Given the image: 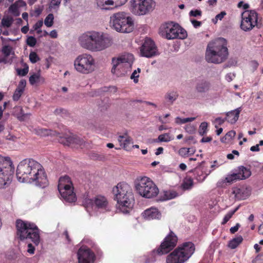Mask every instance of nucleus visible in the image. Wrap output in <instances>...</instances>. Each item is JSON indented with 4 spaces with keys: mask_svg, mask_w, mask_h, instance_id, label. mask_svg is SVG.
Returning a JSON list of instances; mask_svg holds the SVG:
<instances>
[{
    "mask_svg": "<svg viewBox=\"0 0 263 263\" xmlns=\"http://www.w3.org/2000/svg\"><path fill=\"white\" fill-rule=\"evenodd\" d=\"M16 177L20 182H34L43 187L48 182L43 166L32 159H25L20 162L17 167Z\"/></svg>",
    "mask_w": 263,
    "mask_h": 263,
    "instance_id": "obj_1",
    "label": "nucleus"
},
{
    "mask_svg": "<svg viewBox=\"0 0 263 263\" xmlns=\"http://www.w3.org/2000/svg\"><path fill=\"white\" fill-rule=\"evenodd\" d=\"M79 45L91 52H100L109 48L113 44L112 37L102 31L89 30L81 34L78 39Z\"/></svg>",
    "mask_w": 263,
    "mask_h": 263,
    "instance_id": "obj_2",
    "label": "nucleus"
},
{
    "mask_svg": "<svg viewBox=\"0 0 263 263\" xmlns=\"http://www.w3.org/2000/svg\"><path fill=\"white\" fill-rule=\"evenodd\" d=\"M227 41L222 37L209 42L207 45L205 58L208 63L220 64L228 58Z\"/></svg>",
    "mask_w": 263,
    "mask_h": 263,
    "instance_id": "obj_3",
    "label": "nucleus"
},
{
    "mask_svg": "<svg viewBox=\"0 0 263 263\" xmlns=\"http://www.w3.org/2000/svg\"><path fill=\"white\" fill-rule=\"evenodd\" d=\"M114 199L123 213H128L134 204V197L130 186L125 182L119 183L112 189Z\"/></svg>",
    "mask_w": 263,
    "mask_h": 263,
    "instance_id": "obj_4",
    "label": "nucleus"
},
{
    "mask_svg": "<svg viewBox=\"0 0 263 263\" xmlns=\"http://www.w3.org/2000/svg\"><path fill=\"white\" fill-rule=\"evenodd\" d=\"M16 227L17 235L21 240L30 239L36 246L39 244V230L34 223L18 219Z\"/></svg>",
    "mask_w": 263,
    "mask_h": 263,
    "instance_id": "obj_5",
    "label": "nucleus"
},
{
    "mask_svg": "<svg viewBox=\"0 0 263 263\" xmlns=\"http://www.w3.org/2000/svg\"><path fill=\"white\" fill-rule=\"evenodd\" d=\"M110 26L116 31L121 33H129L133 30L134 22L124 12H119L110 17Z\"/></svg>",
    "mask_w": 263,
    "mask_h": 263,
    "instance_id": "obj_6",
    "label": "nucleus"
},
{
    "mask_svg": "<svg viewBox=\"0 0 263 263\" xmlns=\"http://www.w3.org/2000/svg\"><path fill=\"white\" fill-rule=\"evenodd\" d=\"M195 250L192 242H184L167 255L166 263H184L191 257Z\"/></svg>",
    "mask_w": 263,
    "mask_h": 263,
    "instance_id": "obj_7",
    "label": "nucleus"
},
{
    "mask_svg": "<svg viewBox=\"0 0 263 263\" xmlns=\"http://www.w3.org/2000/svg\"><path fill=\"white\" fill-rule=\"evenodd\" d=\"M135 187L139 195L146 198L156 197L159 193L156 185L150 178L145 176L137 177L135 181Z\"/></svg>",
    "mask_w": 263,
    "mask_h": 263,
    "instance_id": "obj_8",
    "label": "nucleus"
},
{
    "mask_svg": "<svg viewBox=\"0 0 263 263\" xmlns=\"http://www.w3.org/2000/svg\"><path fill=\"white\" fill-rule=\"evenodd\" d=\"M159 34L167 40L184 39L187 36L185 29L173 22L162 24L159 28Z\"/></svg>",
    "mask_w": 263,
    "mask_h": 263,
    "instance_id": "obj_9",
    "label": "nucleus"
},
{
    "mask_svg": "<svg viewBox=\"0 0 263 263\" xmlns=\"http://www.w3.org/2000/svg\"><path fill=\"white\" fill-rule=\"evenodd\" d=\"M13 170L10 158L0 156V188L5 187L10 183Z\"/></svg>",
    "mask_w": 263,
    "mask_h": 263,
    "instance_id": "obj_10",
    "label": "nucleus"
},
{
    "mask_svg": "<svg viewBox=\"0 0 263 263\" xmlns=\"http://www.w3.org/2000/svg\"><path fill=\"white\" fill-rule=\"evenodd\" d=\"M58 190L65 201L71 203L76 201V196L73 193V187L69 177L65 176L59 179Z\"/></svg>",
    "mask_w": 263,
    "mask_h": 263,
    "instance_id": "obj_11",
    "label": "nucleus"
},
{
    "mask_svg": "<svg viewBox=\"0 0 263 263\" xmlns=\"http://www.w3.org/2000/svg\"><path fill=\"white\" fill-rule=\"evenodd\" d=\"M95 60L90 54L83 53L79 55L74 60L76 69L82 73L87 74L93 70Z\"/></svg>",
    "mask_w": 263,
    "mask_h": 263,
    "instance_id": "obj_12",
    "label": "nucleus"
},
{
    "mask_svg": "<svg viewBox=\"0 0 263 263\" xmlns=\"http://www.w3.org/2000/svg\"><path fill=\"white\" fill-rule=\"evenodd\" d=\"M132 12L138 15H145L152 11L155 7L154 0H131Z\"/></svg>",
    "mask_w": 263,
    "mask_h": 263,
    "instance_id": "obj_13",
    "label": "nucleus"
},
{
    "mask_svg": "<svg viewBox=\"0 0 263 263\" xmlns=\"http://www.w3.org/2000/svg\"><path fill=\"white\" fill-rule=\"evenodd\" d=\"M257 14L255 11H246L242 13L241 28L245 31L252 29L257 25Z\"/></svg>",
    "mask_w": 263,
    "mask_h": 263,
    "instance_id": "obj_14",
    "label": "nucleus"
},
{
    "mask_svg": "<svg viewBox=\"0 0 263 263\" xmlns=\"http://www.w3.org/2000/svg\"><path fill=\"white\" fill-rule=\"evenodd\" d=\"M140 54L148 58L159 54L158 49L154 41L149 38H146L140 47Z\"/></svg>",
    "mask_w": 263,
    "mask_h": 263,
    "instance_id": "obj_15",
    "label": "nucleus"
},
{
    "mask_svg": "<svg viewBox=\"0 0 263 263\" xmlns=\"http://www.w3.org/2000/svg\"><path fill=\"white\" fill-rule=\"evenodd\" d=\"M177 242V237L174 233H170L165 238L157 252L159 255L166 254L176 246Z\"/></svg>",
    "mask_w": 263,
    "mask_h": 263,
    "instance_id": "obj_16",
    "label": "nucleus"
},
{
    "mask_svg": "<svg viewBox=\"0 0 263 263\" xmlns=\"http://www.w3.org/2000/svg\"><path fill=\"white\" fill-rule=\"evenodd\" d=\"M78 263H92L95 259V254L88 247L83 246L78 251Z\"/></svg>",
    "mask_w": 263,
    "mask_h": 263,
    "instance_id": "obj_17",
    "label": "nucleus"
},
{
    "mask_svg": "<svg viewBox=\"0 0 263 263\" xmlns=\"http://www.w3.org/2000/svg\"><path fill=\"white\" fill-rule=\"evenodd\" d=\"M239 172L228 175L221 182L232 183L237 180L245 179L250 176L251 173L249 170L243 166L239 167Z\"/></svg>",
    "mask_w": 263,
    "mask_h": 263,
    "instance_id": "obj_18",
    "label": "nucleus"
},
{
    "mask_svg": "<svg viewBox=\"0 0 263 263\" xmlns=\"http://www.w3.org/2000/svg\"><path fill=\"white\" fill-rule=\"evenodd\" d=\"M3 57L0 59V63L11 64L16 55L14 49L9 45H5L2 47Z\"/></svg>",
    "mask_w": 263,
    "mask_h": 263,
    "instance_id": "obj_19",
    "label": "nucleus"
},
{
    "mask_svg": "<svg viewBox=\"0 0 263 263\" xmlns=\"http://www.w3.org/2000/svg\"><path fill=\"white\" fill-rule=\"evenodd\" d=\"M62 142L64 145L70 146L76 148L81 147L84 143L82 139L74 135L66 138L63 139Z\"/></svg>",
    "mask_w": 263,
    "mask_h": 263,
    "instance_id": "obj_20",
    "label": "nucleus"
},
{
    "mask_svg": "<svg viewBox=\"0 0 263 263\" xmlns=\"http://www.w3.org/2000/svg\"><path fill=\"white\" fill-rule=\"evenodd\" d=\"M142 216L145 220H150L159 219L161 217V214L157 209L152 207L145 210L142 213Z\"/></svg>",
    "mask_w": 263,
    "mask_h": 263,
    "instance_id": "obj_21",
    "label": "nucleus"
},
{
    "mask_svg": "<svg viewBox=\"0 0 263 263\" xmlns=\"http://www.w3.org/2000/svg\"><path fill=\"white\" fill-rule=\"evenodd\" d=\"M112 67L111 69V72L113 73H116L117 71H119L121 73H124L127 72L130 70V69H125L124 64L122 63L121 61L117 59V58H112Z\"/></svg>",
    "mask_w": 263,
    "mask_h": 263,
    "instance_id": "obj_22",
    "label": "nucleus"
},
{
    "mask_svg": "<svg viewBox=\"0 0 263 263\" xmlns=\"http://www.w3.org/2000/svg\"><path fill=\"white\" fill-rule=\"evenodd\" d=\"M118 141L120 143V145L126 151H128L130 149L131 145L133 143L132 138L126 134L123 136H119L118 137Z\"/></svg>",
    "mask_w": 263,
    "mask_h": 263,
    "instance_id": "obj_23",
    "label": "nucleus"
},
{
    "mask_svg": "<svg viewBox=\"0 0 263 263\" xmlns=\"http://www.w3.org/2000/svg\"><path fill=\"white\" fill-rule=\"evenodd\" d=\"M232 194L234 195L235 200H240L247 198L249 194L246 189L233 187Z\"/></svg>",
    "mask_w": 263,
    "mask_h": 263,
    "instance_id": "obj_24",
    "label": "nucleus"
},
{
    "mask_svg": "<svg viewBox=\"0 0 263 263\" xmlns=\"http://www.w3.org/2000/svg\"><path fill=\"white\" fill-rule=\"evenodd\" d=\"M117 59L124 64L125 69H130L134 60L133 55L130 53L123 54Z\"/></svg>",
    "mask_w": 263,
    "mask_h": 263,
    "instance_id": "obj_25",
    "label": "nucleus"
},
{
    "mask_svg": "<svg viewBox=\"0 0 263 263\" xmlns=\"http://www.w3.org/2000/svg\"><path fill=\"white\" fill-rule=\"evenodd\" d=\"M97 4L101 10H110L116 8L113 0H97Z\"/></svg>",
    "mask_w": 263,
    "mask_h": 263,
    "instance_id": "obj_26",
    "label": "nucleus"
},
{
    "mask_svg": "<svg viewBox=\"0 0 263 263\" xmlns=\"http://www.w3.org/2000/svg\"><path fill=\"white\" fill-rule=\"evenodd\" d=\"M241 111V108L238 107L235 110L228 112L226 114L227 120L232 124L235 123L238 119L239 115Z\"/></svg>",
    "mask_w": 263,
    "mask_h": 263,
    "instance_id": "obj_27",
    "label": "nucleus"
},
{
    "mask_svg": "<svg viewBox=\"0 0 263 263\" xmlns=\"http://www.w3.org/2000/svg\"><path fill=\"white\" fill-rule=\"evenodd\" d=\"M13 114L20 121H23L29 118L30 114H25L21 106H15L13 108Z\"/></svg>",
    "mask_w": 263,
    "mask_h": 263,
    "instance_id": "obj_28",
    "label": "nucleus"
},
{
    "mask_svg": "<svg viewBox=\"0 0 263 263\" xmlns=\"http://www.w3.org/2000/svg\"><path fill=\"white\" fill-rule=\"evenodd\" d=\"M93 202L98 208L104 209L109 210L108 206V202L105 197L102 196H98L95 197Z\"/></svg>",
    "mask_w": 263,
    "mask_h": 263,
    "instance_id": "obj_29",
    "label": "nucleus"
},
{
    "mask_svg": "<svg viewBox=\"0 0 263 263\" xmlns=\"http://www.w3.org/2000/svg\"><path fill=\"white\" fill-rule=\"evenodd\" d=\"M210 89V83L204 80L198 82L196 86V90L199 93H205Z\"/></svg>",
    "mask_w": 263,
    "mask_h": 263,
    "instance_id": "obj_30",
    "label": "nucleus"
},
{
    "mask_svg": "<svg viewBox=\"0 0 263 263\" xmlns=\"http://www.w3.org/2000/svg\"><path fill=\"white\" fill-rule=\"evenodd\" d=\"M173 140H174V137L167 133L160 135L157 139L154 140V142H168Z\"/></svg>",
    "mask_w": 263,
    "mask_h": 263,
    "instance_id": "obj_31",
    "label": "nucleus"
},
{
    "mask_svg": "<svg viewBox=\"0 0 263 263\" xmlns=\"http://www.w3.org/2000/svg\"><path fill=\"white\" fill-rule=\"evenodd\" d=\"M29 81L31 85H33L36 83H44V79L41 77L40 73H35L29 77Z\"/></svg>",
    "mask_w": 263,
    "mask_h": 263,
    "instance_id": "obj_32",
    "label": "nucleus"
},
{
    "mask_svg": "<svg viewBox=\"0 0 263 263\" xmlns=\"http://www.w3.org/2000/svg\"><path fill=\"white\" fill-rule=\"evenodd\" d=\"M195 152V150L193 148L182 147L179 149L178 154L181 157L185 158L194 154Z\"/></svg>",
    "mask_w": 263,
    "mask_h": 263,
    "instance_id": "obj_33",
    "label": "nucleus"
},
{
    "mask_svg": "<svg viewBox=\"0 0 263 263\" xmlns=\"http://www.w3.org/2000/svg\"><path fill=\"white\" fill-rule=\"evenodd\" d=\"M178 97V94L175 91H168L164 96V98L167 101L170 102L171 104H172L173 102L177 100Z\"/></svg>",
    "mask_w": 263,
    "mask_h": 263,
    "instance_id": "obj_34",
    "label": "nucleus"
},
{
    "mask_svg": "<svg viewBox=\"0 0 263 263\" xmlns=\"http://www.w3.org/2000/svg\"><path fill=\"white\" fill-rule=\"evenodd\" d=\"M242 237L238 236L230 241L229 247L232 249H235L242 241Z\"/></svg>",
    "mask_w": 263,
    "mask_h": 263,
    "instance_id": "obj_35",
    "label": "nucleus"
},
{
    "mask_svg": "<svg viewBox=\"0 0 263 263\" xmlns=\"http://www.w3.org/2000/svg\"><path fill=\"white\" fill-rule=\"evenodd\" d=\"M14 21L13 18L11 16H5L1 22L2 25L4 27H10Z\"/></svg>",
    "mask_w": 263,
    "mask_h": 263,
    "instance_id": "obj_36",
    "label": "nucleus"
},
{
    "mask_svg": "<svg viewBox=\"0 0 263 263\" xmlns=\"http://www.w3.org/2000/svg\"><path fill=\"white\" fill-rule=\"evenodd\" d=\"M36 133L41 136H53L55 134V132L46 128H39L36 130Z\"/></svg>",
    "mask_w": 263,
    "mask_h": 263,
    "instance_id": "obj_37",
    "label": "nucleus"
},
{
    "mask_svg": "<svg viewBox=\"0 0 263 263\" xmlns=\"http://www.w3.org/2000/svg\"><path fill=\"white\" fill-rule=\"evenodd\" d=\"M196 119L195 117H191L186 118H181L177 117L175 118V122L178 124H184L187 122H191L194 121Z\"/></svg>",
    "mask_w": 263,
    "mask_h": 263,
    "instance_id": "obj_38",
    "label": "nucleus"
},
{
    "mask_svg": "<svg viewBox=\"0 0 263 263\" xmlns=\"http://www.w3.org/2000/svg\"><path fill=\"white\" fill-rule=\"evenodd\" d=\"M9 11L15 16H19L20 14L18 7L16 3L11 5L9 8Z\"/></svg>",
    "mask_w": 263,
    "mask_h": 263,
    "instance_id": "obj_39",
    "label": "nucleus"
},
{
    "mask_svg": "<svg viewBox=\"0 0 263 263\" xmlns=\"http://www.w3.org/2000/svg\"><path fill=\"white\" fill-rule=\"evenodd\" d=\"M54 16L53 14H49L45 18L44 21L45 25L48 27H50L53 25V24Z\"/></svg>",
    "mask_w": 263,
    "mask_h": 263,
    "instance_id": "obj_40",
    "label": "nucleus"
},
{
    "mask_svg": "<svg viewBox=\"0 0 263 263\" xmlns=\"http://www.w3.org/2000/svg\"><path fill=\"white\" fill-rule=\"evenodd\" d=\"M208 124L206 122H202L199 127V134L200 136H203L207 133Z\"/></svg>",
    "mask_w": 263,
    "mask_h": 263,
    "instance_id": "obj_41",
    "label": "nucleus"
},
{
    "mask_svg": "<svg viewBox=\"0 0 263 263\" xmlns=\"http://www.w3.org/2000/svg\"><path fill=\"white\" fill-rule=\"evenodd\" d=\"M23 66H24V68H23V69L18 68L16 69L17 74L19 76H25L28 73V72L29 71V67L27 65V64L26 63H24L23 64Z\"/></svg>",
    "mask_w": 263,
    "mask_h": 263,
    "instance_id": "obj_42",
    "label": "nucleus"
},
{
    "mask_svg": "<svg viewBox=\"0 0 263 263\" xmlns=\"http://www.w3.org/2000/svg\"><path fill=\"white\" fill-rule=\"evenodd\" d=\"M193 185V181L192 179H188L184 180L181 186L184 190H189L192 188Z\"/></svg>",
    "mask_w": 263,
    "mask_h": 263,
    "instance_id": "obj_43",
    "label": "nucleus"
},
{
    "mask_svg": "<svg viewBox=\"0 0 263 263\" xmlns=\"http://www.w3.org/2000/svg\"><path fill=\"white\" fill-rule=\"evenodd\" d=\"M61 0H51L49 8L51 9H54L57 11L59 9Z\"/></svg>",
    "mask_w": 263,
    "mask_h": 263,
    "instance_id": "obj_44",
    "label": "nucleus"
},
{
    "mask_svg": "<svg viewBox=\"0 0 263 263\" xmlns=\"http://www.w3.org/2000/svg\"><path fill=\"white\" fill-rule=\"evenodd\" d=\"M23 92V90L16 88L12 97L13 100L14 101H18L22 95Z\"/></svg>",
    "mask_w": 263,
    "mask_h": 263,
    "instance_id": "obj_45",
    "label": "nucleus"
},
{
    "mask_svg": "<svg viewBox=\"0 0 263 263\" xmlns=\"http://www.w3.org/2000/svg\"><path fill=\"white\" fill-rule=\"evenodd\" d=\"M29 60L32 63H35L40 60V58L36 52H31L29 54Z\"/></svg>",
    "mask_w": 263,
    "mask_h": 263,
    "instance_id": "obj_46",
    "label": "nucleus"
},
{
    "mask_svg": "<svg viewBox=\"0 0 263 263\" xmlns=\"http://www.w3.org/2000/svg\"><path fill=\"white\" fill-rule=\"evenodd\" d=\"M141 69L138 68L137 70H135L130 76L131 79L134 80V82L137 83L138 82V78L139 77V73L140 72Z\"/></svg>",
    "mask_w": 263,
    "mask_h": 263,
    "instance_id": "obj_47",
    "label": "nucleus"
},
{
    "mask_svg": "<svg viewBox=\"0 0 263 263\" xmlns=\"http://www.w3.org/2000/svg\"><path fill=\"white\" fill-rule=\"evenodd\" d=\"M26 43L28 46L34 47L36 43V40L34 37L30 36L27 39Z\"/></svg>",
    "mask_w": 263,
    "mask_h": 263,
    "instance_id": "obj_48",
    "label": "nucleus"
},
{
    "mask_svg": "<svg viewBox=\"0 0 263 263\" xmlns=\"http://www.w3.org/2000/svg\"><path fill=\"white\" fill-rule=\"evenodd\" d=\"M226 120V118L222 119L221 117L216 118L213 122L214 124H215V128H217L218 126L222 125Z\"/></svg>",
    "mask_w": 263,
    "mask_h": 263,
    "instance_id": "obj_49",
    "label": "nucleus"
},
{
    "mask_svg": "<svg viewBox=\"0 0 263 263\" xmlns=\"http://www.w3.org/2000/svg\"><path fill=\"white\" fill-rule=\"evenodd\" d=\"M184 129L185 130V131L190 134H193L195 132V127L194 125H191V124H187L186 125L185 127H184Z\"/></svg>",
    "mask_w": 263,
    "mask_h": 263,
    "instance_id": "obj_50",
    "label": "nucleus"
},
{
    "mask_svg": "<svg viewBox=\"0 0 263 263\" xmlns=\"http://www.w3.org/2000/svg\"><path fill=\"white\" fill-rule=\"evenodd\" d=\"M202 12L199 10H192L189 13V15L191 16L197 17L201 15Z\"/></svg>",
    "mask_w": 263,
    "mask_h": 263,
    "instance_id": "obj_51",
    "label": "nucleus"
},
{
    "mask_svg": "<svg viewBox=\"0 0 263 263\" xmlns=\"http://www.w3.org/2000/svg\"><path fill=\"white\" fill-rule=\"evenodd\" d=\"M233 215V213H231L230 211L224 217L223 221L221 222L222 224H225L232 217Z\"/></svg>",
    "mask_w": 263,
    "mask_h": 263,
    "instance_id": "obj_52",
    "label": "nucleus"
},
{
    "mask_svg": "<svg viewBox=\"0 0 263 263\" xmlns=\"http://www.w3.org/2000/svg\"><path fill=\"white\" fill-rule=\"evenodd\" d=\"M114 4L115 5L116 8H118L120 7L123 5H124L127 2V0H113Z\"/></svg>",
    "mask_w": 263,
    "mask_h": 263,
    "instance_id": "obj_53",
    "label": "nucleus"
},
{
    "mask_svg": "<svg viewBox=\"0 0 263 263\" xmlns=\"http://www.w3.org/2000/svg\"><path fill=\"white\" fill-rule=\"evenodd\" d=\"M236 132L234 130H230L229 132H228L226 136V137L228 138V141H231L235 136Z\"/></svg>",
    "mask_w": 263,
    "mask_h": 263,
    "instance_id": "obj_54",
    "label": "nucleus"
},
{
    "mask_svg": "<svg viewBox=\"0 0 263 263\" xmlns=\"http://www.w3.org/2000/svg\"><path fill=\"white\" fill-rule=\"evenodd\" d=\"M26 85V81L25 80H21L18 83L17 88L24 91L25 87Z\"/></svg>",
    "mask_w": 263,
    "mask_h": 263,
    "instance_id": "obj_55",
    "label": "nucleus"
},
{
    "mask_svg": "<svg viewBox=\"0 0 263 263\" xmlns=\"http://www.w3.org/2000/svg\"><path fill=\"white\" fill-rule=\"evenodd\" d=\"M240 225L239 223H237L233 227H231L230 229V231L232 234H234L235 232H236L238 229L239 228Z\"/></svg>",
    "mask_w": 263,
    "mask_h": 263,
    "instance_id": "obj_56",
    "label": "nucleus"
},
{
    "mask_svg": "<svg viewBox=\"0 0 263 263\" xmlns=\"http://www.w3.org/2000/svg\"><path fill=\"white\" fill-rule=\"evenodd\" d=\"M43 22L42 21H39L33 26V29L35 30H37V29H40V28L43 26Z\"/></svg>",
    "mask_w": 263,
    "mask_h": 263,
    "instance_id": "obj_57",
    "label": "nucleus"
},
{
    "mask_svg": "<svg viewBox=\"0 0 263 263\" xmlns=\"http://www.w3.org/2000/svg\"><path fill=\"white\" fill-rule=\"evenodd\" d=\"M235 77V74L232 73H229L226 76V79L227 81L231 82V81L233 80Z\"/></svg>",
    "mask_w": 263,
    "mask_h": 263,
    "instance_id": "obj_58",
    "label": "nucleus"
},
{
    "mask_svg": "<svg viewBox=\"0 0 263 263\" xmlns=\"http://www.w3.org/2000/svg\"><path fill=\"white\" fill-rule=\"evenodd\" d=\"M226 15V13L224 11H222L220 13L216 15L215 20H221Z\"/></svg>",
    "mask_w": 263,
    "mask_h": 263,
    "instance_id": "obj_59",
    "label": "nucleus"
},
{
    "mask_svg": "<svg viewBox=\"0 0 263 263\" xmlns=\"http://www.w3.org/2000/svg\"><path fill=\"white\" fill-rule=\"evenodd\" d=\"M27 252L30 254H33L34 253V247L31 243L28 245Z\"/></svg>",
    "mask_w": 263,
    "mask_h": 263,
    "instance_id": "obj_60",
    "label": "nucleus"
},
{
    "mask_svg": "<svg viewBox=\"0 0 263 263\" xmlns=\"http://www.w3.org/2000/svg\"><path fill=\"white\" fill-rule=\"evenodd\" d=\"M191 21V23H192V25L195 28L200 27L201 25V22L195 20H192Z\"/></svg>",
    "mask_w": 263,
    "mask_h": 263,
    "instance_id": "obj_61",
    "label": "nucleus"
},
{
    "mask_svg": "<svg viewBox=\"0 0 263 263\" xmlns=\"http://www.w3.org/2000/svg\"><path fill=\"white\" fill-rule=\"evenodd\" d=\"M238 7L239 8L242 7L244 9H247L249 7V5L248 4H243V2H240L238 4Z\"/></svg>",
    "mask_w": 263,
    "mask_h": 263,
    "instance_id": "obj_62",
    "label": "nucleus"
},
{
    "mask_svg": "<svg viewBox=\"0 0 263 263\" xmlns=\"http://www.w3.org/2000/svg\"><path fill=\"white\" fill-rule=\"evenodd\" d=\"M49 35H50L51 37L53 38V39H55L58 36V33H57V31L55 30H52L50 32Z\"/></svg>",
    "mask_w": 263,
    "mask_h": 263,
    "instance_id": "obj_63",
    "label": "nucleus"
},
{
    "mask_svg": "<svg viewBox=\"0 0 263 263\" xmlns=\"http://www.w3.org/2000/svg\"><path fill=\"white\" fill-rule=\"evenodd\" d=\"M250 150L252 152H259L260 149L259 148V144H256L254 146H252L250 148Z\"/></svg>",
    "mask_w": 263,
    "mask_h": 263,
    "instance_id": "obj_64",
    "label": "nucleus"
}]
</instances>
